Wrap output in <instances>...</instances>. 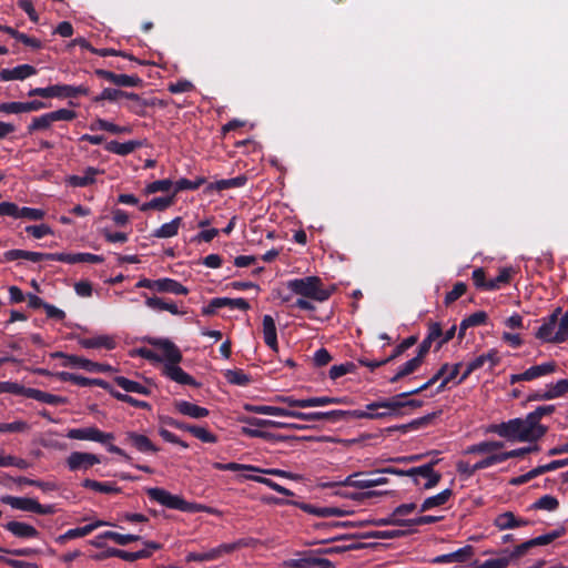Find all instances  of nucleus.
I'll return each instance as SVG.
<instances>
[{"label": "nucleus", "mask_w": 568, "mask_h": 568, "mask_svg": "<svg viewBox=\"0 0 568 568\" xmlns=\"http://www.w3.org/2000/svg\"><path fill=\"white\" fill-rule=\"evenodd\" d=\"M488 433L497 434L508 442H536L541 438L532 426L528 416L525 418H513L500 424H491L487 428Z\"/></svg>", "instance_id": "nucleus-1"}, {"label": "nucleus", "mask_w": 568, "mask_h": 568, "mask_svg": "<svg viewBox=\"0 0 568 568\" xmlns=\"http://www.w3.org/2000/svg\"><path fill=\"white\" fill-rule=\"evenodd\" d=\"M535 337L544 343L561 344L568 341V311L562 314L561 307H556L551 314L542 318V324Z\"/></svg>", "instance_id": "nucleus-2"}, {"label": "nucleus", "mask_w": 568, "mask_h": 568, "mask_svg": "<svg viewBox=\"0 0 568 568\" xmlns=\"http://www.w3.org/2000/svg\"><path fill=\"white\" fill-rule=\"evenodd\" d=\"M286 287L296 295L316 301L325 302L335 292V285L324 287L318 276H305L293 278L286 282Z\"/></svg>", "instance_id": "nucleus-3"}, {"label": "nucleus", "mask_w": 568, "mask_h": 568, "mask_svg": "<svg viewBox=\"0 0 568 568\" xmlns=\"http://www.w3.org/2000/svg\"><path fill=\"white\" fill-rule=\"evenodd\" d=\"M69 439L90 440L104 445L109 453L123 457L126 462H131L132 457L128 455L122 448L112 444L115 436L113 433H105L95 426L83 428H71L67 433Z\"/></svg>", "instance_id": "nucleus-4"}, {"label": "nucleus", "mask_w": 568, "mask_h": 568, "mask_svg": "<svg viewBox=\"0 0 568 568\" xmlns=\"http://www.w3.org/2000/svg\"><path fill=\"white\" fill-rule=\"evenodd\" d=\"M438 460H432L418 467L409 469H398L394 467L384 468V474H394L397 476L410 477L416 486H422L424 489L434 488L442 479V475L434 470V466Z\"/></svg>", "instance_id": "nucleus-5"}, {"label": "nucleus", "mask_w": 568, "mask_h": 568, "mask_svg": "<svg viewBox=\"0 0 568 568\" xmlns=\"http://www.w3.org/2000/svg\"><path fill=\"white\" fill-rule=\"evenodd\" d=\"M408 397H398V394L382 400H376L367 404L368 409L384 408L382 413H374L375 419H384L389 417L404 416V408H418L422 407L424 402L420 399H407Z\"/></svg>", "instance_id": "nucleus-6"}, {"label": "nucleus", "mask_w": 568, "mask_h": 568, "mask_svg": "<svg viewBox=\"0 0 568 568\" xmlns=\"http://www.w3.org/2000/svg\"><path fill=\"white\" fill-rule=\"evenodd\" d=\"M90 89L84 84L70 85V84H53L45 88H34L29 90L28 97H40L43 99H73L80 95H89Z\"/></svg>", "instance_id": "nucleus-7"}, {"label": "nucleus", "mask_w": 568, "mask_h": 568, "mask_svg": "<svg viewBox=\"0 0 568 568\" xmlns=\"http://www.w3.org/2000/svg\"><path fill=\"white\" fill-rule=\"evenodd\" d=\"M145 491L151 500L156 501L169 509H175L184 513H195L201 509L200 505L186 501L179 495H172L164 488L152 487L148 488Z\"/></svg>", "instance_id": "nucleus-8"}, {"label": "nucleus", "mask_w": 568, "mask_h": 568, "mask_svg": "<svg viewBox=\"0 0 568 568\" xmlns=\"http://www.w3.org/2000/svg\"><path fill=\"white\" fill-rule=\"evenodd\" d=\"M384 469L376 471H359L352 474L345 478L344 481L341 483L343 486L355 487L358 489H367L375 486L385 485L388 483V479L383 476H378V474H383Z\"/></svg>", "instance_id": "nucleus-9"}, {"label": "nucleus", "mask_w": 568, "mask_h": 568, "mask_svg": "<svg viewBox=\"0 0 568 568\" xmlns=\"http://www.w3.org/2000/svg\"><path fill=\"white\" fill-rule=\"evenodd\" d=\"M300 558H292L284 561V566L288 568H334V564L321 558L314 549L297 554Z\"/></svg>", "instance_id": "nucleus-10"}, {"label": "nucleus", "mask_w": 568, "mask_h": 568, "mask_svg": "<svg viewBox=\"0 0 568 568\" xmlns=\"http://www.w3.org/2000/svg\"><path fill=\"white\" fill-rule=\"evenodd\" d=\"M241 546H246L243 540L231 544H221L204 552H190L186 556V561H211L221 558L225 554H231Z\"/></svg>", "instance_id": "nucleus-11"}, {"label": "nucleus", "mask_w": 568, "mask_h": 568, "mask_svg": "<svg viewBox=\"0 0 568 568\" xmlns=\"http://www.w3.org/2000/svg\"><path fill=\"white\" fill-rule=\"evenodd\" d=\"M53 357H64L67 361L63 363L65 367H79L91 373H105L113 368L108 364L92 362L77 355H65L62 352H57L52 355Z\"/></svg>", "instance_id": "nucleus-12"}, {"label": "nucleus", "mask_w": 568, "mask_h": 568, "mask_svg": "<svg viewBox=\"0 0 568 568\" xmlns=\"http://www.w3.org/2000/svg\"><path fill=\"white\" fill-rule=\"evenodd\" d=\"M149 343L162 352L160 356L164 365H174L182 362V353L172 341L168 338H150Z\"/></svg>", "instance_id": "nucleus-13"}, {"label": "nucleus", "mask_w": 568, "mask_h": 568, "mask_svg": "<svg viewBox=\"0 0 568 568\" xmlns=\"http://www.w3.org/2000/svg\"><path fill=\"white\" fill-rule=\"evenodd\" d=\"M565 466H568V458L552 460L546 465L537 466L536 468L529 470L528 473H526L524 475L511 478L509 480V485H511V486L524 485L545 473L552 471V470H556V469L565 467Z\"/></svg>", "instance_id": "nucleus-14"}, {"label": "nucleus", "mask_w": 568, "mask_h": 568, "mask_svg": "<svg viewBox=\"0 0 568 568\" xmlns=\"http://www.w3.org/2000/svg\"><path fill=\"white\" fill-rule=\"evenodd\" d=\"M101 459L98 455L84 452H73L67 458V466L71 471L80 469L88 470L95 464H100Z\"/></svg>", "instance_id": "nucleus-15"}, {"label": "nucleus", "mask_w": 568, "mask_h": 568, "mask_svg": "<svg viewBox=\"0 0 568 568\" xmlns=\"http://www.w3.org/2000/svg\"><path fill=\"white\" fill-rule=\"evenodd\" d=\"M2 527L18 539L28 540L40 537V531L34 526L23 521L11 520Z\"/></svg>", "instance_id": "nucleus-16"}, {"label": "nucleus", "mask_w": 568, "mask_h": 568, "mask_svg": "<svg viewBox=\"0 0 568 568\" xmlns=\"http://www.w3.org/2000/svg\"><path fill=\"white\" fill-rule=\"evenodd\" d=\"M375 419L374 413L363 412L362 409L354 410H343V409H333L329 412H324V420L331 423H339V422H349L352 419Z\"/></svg>", "instance_id": "nucleus-17"}, {"label": "nucleus", "mask_w": 568, "mask_h": 568, "mask_svg": "<svg viewBox=\"0 0 568 568\" xmlns=\"http://www.w3.org/2000/svg\"><path fill=\"white\" fill-rule=\"evenodd\" d=\"M7 206L9 207L7 212V216L13 219H26L29 221H40L44 217L45 212L41 209L28 207V206H18L13 202H7Z\"/></svg>", "instance_id": "nucleus-18"}, {"label": "nucleus", "mask_w": 568, "mask_h": 568, "mask_svg": "<svg viewBox=\"0 0 568 568\" xmlns=\"http://www.w3.org/2000/svg\"><path fill=\"white\" fill-rule=\"evenodd\" d=\"M124 443L130 444L138 452L143 454H154L159 452V448L150 440L148 436L135 432L126 433Z\"/></svg>", "instance_id": "nucleus-19"}, {"label": "nucleus", "mask_w": 568, "mask_h": 568, "mask_svg": "<svg viewBox=\"0 0 568 568\" xmlns=\"http://www.w3.org/2000/svg\"><path fill=\"white\" fill-rule=\"evenodd\" d=\"M162 374L170 378L171 381L181 384L189 385L193 387H199L200 384L186 372H184L179 364L174 365H164L162 369Z\"/></svg>", "instance_id": "nucleus-20"}, {"label": "nucleus", "mask_w": 568, "mask_h": 568, "mask_svg": "<svg viewBox=\"0 0 568 568\" xmlns=\"http://www.w3.org/2000/svg\"><path fill=\"white\" fill-rule=\"evenodd\" d=\"M38 70L36 67L31 64H20L14 67L13 69H2L0 70V80L1 81H13V80H26L32 75H36Z\"/></svg>", "instance_id": "nucleus-21"}, {"label": "nucleus", "mask_w": 568, "mask_h": 568, "mask_svg": "<svg viewBox=\"0 0 568 568\" xmlns=\"http://www.w3.org/2000/svg\"><path fill=\"white\" fill-rule=\"evenodd\" d=\"M474 556V547L466 545L456 551L444 554L435 557L433 564H449V562H465Z\"/></svg>", "instance_id": "nucleus-22"}, {"label": "nucleus", "mask_w": 568, "mask_h": 568, "mask_svg": "<svg viewBox=\"0 0 568 568\" xmlns=\"http://www.w3.org/2000/svg\"><path fill=\"white\" fill-rule=\"evenodd\" d=\"M23 396L52 406L63 405L68 402L65 397L30 387L24 388Z\"/></svg>", "instance_id": "nucleus-23"}, {"label": "nucleus", "mask_w": 568, "mask_h": 568, "mask_svg": "<svg viewBox=\"0 0 568 568\" xmlns=\"http://www.w3.org/2000/svg\"><path fill=\"white\" fill-rule=\"evenodd\" d=\"M145 296V305L156 312L168 311L173 315H184L185 311H180L178 305L171 300H164L158 296Z\"/></svg>", "instance_id": "nucleus-24"}, {"label": "nucleus", "mask_w": 568, "mask_h": 568, "mask_svg": "<svg viewBox=\"0 0 568 568\" xmlns=\"http://www.w3.org/2000/svg\"><path fill=\"white\" fill-rule=\"evenodd\" d=\"M174 408L180 414L194 419L205 418L210 415V410L207 408L199 406L187 400H175Z\"/></svg>", "instance_id": "nucleus-25"}, {"label": "nucleus", "mask_w": 568, "mask_h": 568, "mask_svg": "<svg viewBox=\"0 0 568 568\" xmlns=\"http://www.w3.org/2000/svg\"><path fill=\"white\" fill-rule=\"evenodd\" d=\"M298 507L307 514L315 515L317 517H323V518L332 517V516L343 517V516H346L349 514L347 510H344L338 507H316L312 504H306V503L298 504Z\"/></svg>", "instance_id": "nucleus-26"}, {"label": "nucleus", "mask_w": 568, "mask_h": 568, "mask_svg": "<svg viewBox=\"0 0 568 568\" xmlns=\"http://www.w3.org/2000/svg\"><path fill=\"white\" fill-rule=\"evenodd\" d=\"M142 146H143V142L140 140H131V141H126L123 143L113 140V141L108 142L105 144L104 149L110 153L125 156Z\"/></svg>", "instance_id": "nucleus-27"}, {"label": "nucleus", "mask_w": 568, "mask_h": 568, "mask_svg": "<svg viewBox=\"0 0 568 568\" xmlns=\"http://www.w3.org/2000/svg\"><path fill=\"white\" fill-rule=\"evenodd\" d=\"M155 292L158 293H171L174 295H187L189 288L182 285L179 281L163 277L156 280Z\"/></svg>", "instance_id": "nucleus-28"}, {"label": "nucleus", "mask_w": 568, "mask_h": 568, "mask_svg": "<svg viewBox=\"0 0 568 568\" xmlns=\"http://www.w3.org/2000/svg\"><path fill=\"white\" fill-rule=\"evenodd\" d=\"M104 261V257L102 255H97L92 253L87 252H80V253H61L60 262L68 263V264H75V263H102Z\"/></svg>", "instance_id": "nucleus-29"}, {"label": "nucleus", "mask_w": 568, "mask_h": 568, "mask_svg": "<svg viewBox=\"0 0 568 568\" xmlns=\"http://www.w3.org/2000/svg\"><path fill=\"white\" fill-rule=\"evenodd\" d=\"M557 363L555 361L546 362L539 365H534L524 372L526 382L539 378L541 376L550 375L557 371Z\"/></svg>", "instance_id": "nucleus-30"}, {"label": "nucleus", "mask_w": 568, "mask_h": 568, "mask_svg": "<svg viewBox=\"0 0 568 568\" xmlns=\"http://www.w3.org/2000/svg\"><path fill=\"white\" fill-rule=\"evenodd\" d=\"M1 503L11 506L14 509L34 513L37 499L29 497H16L6 495L0 498Z\"/></svg>", "instance_id": "nucleus-31"}, {"label": "nucleus", "mask_w": 568, "mask_h": 568, "mask_svg": "<svg viewBox=\"0 0 568 568\" xmlns=\"http://www.w3.org/2000/svg\"><path fill=\"white\" fill-rule=\"evenodd\" d=\"M263 337L265 344L276 352L278 348L276 325L271 315L263 316Z\"/></svg>", "instance_id": "nucleus-32"}, {"label": "nucleus", "mask_w": 568, "mask_h": 568, "mask_svg": "<svg viewBox=\"0 0 568 568\" xmlns=\"http://www.w3.org/2000/svg\"><path fill=\"white\" fill-rule=\"evenodd\" d=\"M555 412L554 405H544L538 406L534 412H530L527 414L529 420L531 422L535 429L538 432V434L542 437L547 433V427L540 424V419L546 416L550 415Z\"/></svg>", "instance_id": "nucleus-33"}, {"label": "nucleus", "mask_w": 568, "mask_h": 568, "mask_svg": "<svg viewBox=\"0 0 568 568\" xmlns=\"http://www.w3.org/2000/svg\"><path fill=\"white\" fill-rule=\"evenodd\" d=\"M125 99L131 101V103L126 104L128 110L139 116H145L146 106H155L154 101H148L134 92H128Z\"/></svg>", "instance_id": "nucleus-34"}, {"label": "nucleus", "mask_w": 568, "mask_h": 568, "mask_svg": "<svg viewBox=\"0 0 568 568\" xmlns=\"http://www.w3.org/2000/svg\"><path fill=\"white\" fill-rule=\"evenodd\" d=\"M183 223V219L181 216L174 217L169 223L162 224L160 227L155 229L151 236L156 239H170L179 233V229Z\"/></svg>", "instance_id": "nucleus-35"}, {"label": "nucleus", "mask_w": 568, "mask_h": 568, "mask_svg": "<svg viewBox=\"0 0 568 568\" xmlns=\"http://www.w3.org/2000/svg\"><path fill=\"white\" fill-rule=\"evenodd\" d=\"M245 410L254 414L261 415H271V416H282V417H291L292 410L286 409L278 406H270V405H245Z\"/></svg>", "instance_id": "nucleus-36"}, {"label": "nucleus", "mask_w": 568, "mask_h": 568, "mask_svg": "<svg viewBox=\"0 0 568 568\" xmlns=\"http://www.w3.org/2000/svg\"><path fill=\"white\" fill-rule=\"evenodd\" d=\"M99 170L93 166H88L84 170L83 175H70L67 179L69 185L74 187H85L95 182V176L99 174Z\"/></svg>", "instance_id": "nucleus-37"}, {"label": "nucleus", "mask_w": 568, "mask_h": 568, "mask_svg": "<svg viewBox=\"0 0 568 568\" xmlns=\"http://www.w3.org/2000/svg\"><path fill=\"white\" fill-rule=\"evenodd\" d=\"M247 182V176L245 174L237 175L235 178L231 179H222L217 180L214 183H211L207 189L210 191H224L229 189H236V187H243Z\"/></svg>", "instance_id": "nucleus-38"}, {"label": "nucleus", "mask_w": 568, "mask_h": 568, "mask_svg": "<svg viewBox=\"0 0 568 568\" xmlns=\"http://www.w3.org/2000/svg\"><path fill=\"white\" fill-rule=\"evenodd\" d=\"M79 344L83 348H106L113 349L115 347V342L112 337L108 335H100L91 338H80Z\"/></svg>", "instance_id": "nucleus-39"}, {"label": "nucleus", "mask_w": 568, "mask_h": 568, "mask_svg": "<svg viewBox=\"0 0 568 568\" xmlns=\"http://www.w3.org/2000/svg\"><path fill=\"white\" fill-rule=\"evenodd\" d=\"M81 486L88 489H92L102 494H119L121 488L111 481H98L94 479L87 478L81 483Z\"/></svg>", "instance_id": "nucleus-40"}, {"label": "nucleus", "mask_w": 568, "mask_h": 568, "mask_svg": "<svg viewBox=\"0 0 568 568\" xmlns=\"http://www.w3.org/2000/svg\"><path fill=\"white\" fill-rule=\"evenodd\" d=\"M453 496V490L447 488L437 495L427 497L419 508V513H425L435 507L445 505Z\"/></svg>", "instance_id": "nucleus-41"}, {"label": "nucleus", "mask_w": 568, "mask_h": 568, "mask_svg": "<svg viewBox=\"0 0 568 568\" xmlns=\"http://www.w3.org/2000/svg\"><path fill=\"white\" fill-rule=\"evenodd\" d=\"M113 381L119 387H121L123 390L128 393H136L145 396L151 394L150 388L143 386L138 382L131 381L124 376H115Z\"/></svg>", "instance_id": "nucleus-42"}, {"label": "nucleus", "mask_w": 568, "mask_h": 568, "mask_svg": "<svg viewBox=\"0 0 568 568\" xmlns=\"http://www.w3.org/2000/svg\"><path fill=\"white\" fill-rule=\"evenodd\" d=\"M422 362L419 358L413 357L412 359L404 363L402 366L398 367L397 373L389 378V382L392 384L397 383L399 379L415 373L420 366Z\"/></svg>", "instance_id": "nucleus-43"}, {"label": "nucleus", "mask_w": 568, "mask_h": 568, "mask_svg": "<svg viewBox=\"0 0 568 568\" xmlns=\"http://www.w3.org/2000/svg\"><path fill=\"white\" fill-rule=\"evenodd\" d=\"M54 122L51 112L44 113L40 116H36L27 126V133L33 134L37 131L48 130Z\"/></svg>", "instance_id": "nucleus-44"}, {"label": "nucleus", "mask_w": 568, "mask_h": 568, "mask_svg": "<svg viewBox=\"0 0 568 568\" xmlns=\"http://www.w3.org/2000/svg\"><path fill=\"white\" fill-rule=\"evenodd\" d=\"M351 403V399L347 396L343 397H331V396H318V397H308V407H321L331 404L335 405H347Z\"/></svg>", "instance_id": "nucleus-45"}, {"label": "nucleus", "mask_w": 568, "mask_h": 568, "mask_svg": "<svg viewBox=\"0 0 568 568\" xmlns=\"http://www.w3.org/2000/svg\"><path fill=\"white\" fill-rule=\"evenodd\" d=\"M566 531H567V529L565 526H559L558 528H556L545 535H541V536H538V537H535L531 539H532L535 547L546 546V545L551 544L554 540L562 537L566 534Z\"/></svg>", "instance_id": "nucleus-46"}, {"label": "nucleus", "mask_w": 568, "mask_h": 568, "mask_svg": "<svg viewBox=\"0 0 568 568\" xmlns=\"http://www.w3.org/2000/svg\"><path fill=\"white\" fill-rule=\"evenodd\" d=\"M559 507V501L556 497L551 495H544L538 500H536L534 504L529 506V509L535 510H547V511H555Z\"/></svg>", "instance_id": "nucleus-47"}, {"label": "nucleus", "mask_w": 568, "mask_h": 568, "mask_svg": "<svg viewBox=\"0 0 568 568\" xmlns=\"http://www.w3.org/2000/svg\"><path fill=\"white\" fill-rule=\"evenodd\" d=\"M205 181L206 180L203 176L196 178L194 181L182 178L174 183V192L173 193H175V195H176L179 192H182V191H187V190L195 191L200 186H202L205 183Z\"/></svg>", "instance_id": "nucleus-48"}, {"label": "nucleus", "mask_w": 568, "mask_h": 568, "mask_svg": "<svg viewBox=\"0 0 568 568\" xmlns=\"http://www.w3.org/2000/svg\"><path fill=\"white\" fill-rule=\"evenodd\" d=\"M126 91L115 88H105L99 95L93 98L94 103H101L102 101L115 102L121 98H125Z\"/></svg>", "instance_id": "nucleus-49"}, {"label": "nucleus", "mask_w": 568, "mask_h": 568, "mask_svg": "<svg viewBox=\"0 0 568 568\" xmlns=\"http://www.w3.org/2000/svg\"><path fill=\"white\" fill-rule=\"evenodd\" d=\"M513 272L514 271H513L511 267H504V268H501L499 271L498 276H496L493 280H489V282H488V290L487 291H497L503 285L508 284L510 282Z\"/></svg>", "instance_id": "nucleus-50"}, {"label": "nucleus", "mask_w": 568, "mask_h": 568, "mask_svg": "<svg viewBox=\"0 0 568 568\" xmlns=\"http://www.w3.org/2000/svg\"><path fill=\"white\" fill-rule=\"evenodd\" d=\"M495 526L499 530L517 528V517L511 511H505L496 517Z\"/></svg>", "instance_id": "nucleus-51"}, {"label": "nucleus", "mask_w": 568, "mask_h": 568, "mask_svg": "<svg viewBox=\"0 0 568 568\" xmlns=\"http://www.w3.org/2000/svg\"><path fill=\"white\" fill-rule=\"evenodd\" d=\"M85 536H88V529H85V527L82 526V527H77V528L69 529L64 534L57 536L54 538V541L58 545L63 546L69 540L77 539V538H82V537H85Z\"/></svg>", "instance_id": "nucleus-52"}, {"label": "nucleus", "mask_w": 568, "mask_h": 568, "mask_svg": "<svg viewBox=\"0 0 568 568\" xmlns=\"http://www.w3.org/2000/svg\"><path fill=\"white\" fill-rule=\"evenodd\" d=\"M224 376L226 381L233 385L247 386L251 383V376L245 374L242 369H229Z\"/></svg>", "instance_id": "nucleus-53"}, {"label": "nucleus", "mask_w": 568, "mask_h": 568, "mask_svg": "<svg viewBox=\"0 0 568 568\" xmlns=\"http://www.w3.org/2000/svg\"><path fill=\"white\" fill-rule=\"evenodd\" d=\"M74 385L80 387L99 386L103 389H109V383L100 378H88L81 375L73 374L72 381Z\"/></svg>", "instance_id": "nucleus-54"}, {"label": "nucleus", "mask_w": 568, "mask_h": 568, "mask_svg": "<svg viewBox=\"0 0 568 568\" xmlns=\"http://www.w3.org/2000/svg\"><path fill=\"white\" fill-rule=\"evenodd\" d=\"M114 85L119 88H140L143 85V80L136 74L129 75L116 73Z\"/></svg>", "instance_id": "nucleus-55"}, {"label": "nucleus", "mask_w": 568, "mask_h": 568, "mask_svg": "<svg viewBox=\"0 0 568 568\" xmlns=\"http://www.w3.org/2000/svg\"><path fill=\"white\" fill-rule=\"evenodd\" d=\"M61 253H42V252H32L24 251L23 260L31 261L33 263L42 262V261H58L60 262Z\"/></svg>", "instance_id": "nucleus-56"}, {"label": "nucleus", "mask_w": 568, "mask_h": 568, "mask_svg": "<svg viewBox=\"0 0 568 568\" xmlns=\"http://www.w3.org/2000/svg\"><path fill=\"white\" fill-rule=\"evenodd\" d=\"M173 186V182L170 179L158 180L149 183L143 192L145 195L154 194L158 192H168Z\"/></svg>", "instance_id": "nucleus-57"}, {"label": "nucleus", "mask_w": 568, "mask_h": 568, "mask_svg": "<svg viewBox=\"0 0 568 568\" xmlns=\"http://www.w3.org/2000/svg\"><path fill=\"white\" fill-rule=\"evenodd\" d=\"M417 343V336L412 335L405 338L400 344H398L392 352V354L387 357V361L392 362L403 355L408 348L414 346Z\"/></svg>", "instance_id": "nucleus-58"}, {"label": "nucleus", "mask_w": 568, "mask_h": 568, "mask_svg": "<svg viewBox=\"0 0 568 568\" xmlns=\"http://www.w3.org/2000/svg\"><path fill=\"white\" fill-rule=\"evenodd\" d=\"M404 530L392 529V530H375L365 534L364 538H376V539H395L405 536Z\"/></svg>", "instance_id": "nucleus-59"}, {"label": "nucleus", "mask_w": 568, "mask_h": 568, "mask_svg": "<svg viewBox=\"0 0 568 568\" xmlns=\"http://www.w3.org/2000/svg\"><path fill=\"white\" fill-rule=\"evenodd\" d=\"M192 436H194L195 438H197L202 443H207V444H215L219 440L216 435L211 433L206 427L199 426V425L194 426Z\"/></svg>", "instance_id": "nucleus-60"}, {"label": "nucleus", "mask_w": 568, "mask_h": 568, "mask_svg": "<svg viewBox=\"0 0 568 568\" xmlns=\"http://www.w3.org/2000/svg\"><path fill=\"white\" fill-rule=\"evenodd\" d=\"M467 291V285L464 282H457L453 290L449 291L444 300V303L446 306L450 305L455 301H457L459 297H462Z\"/></svg>", "instance_id": "nucleus-61"}, {"label": "nucleus", "mask_w": 568, "mask_h": 568, "mask_svg": "<svg viewBox=\"0 0 568 568\" xmlns=\"http://www.w3.org/2000/svg\"><path fill=\"white\" fill-rule=\"evenodd\" d=\"M471 281L476 288L480 291H487L488 290V282L489 280L486 278V272L483 267H477L471 273Z\"/></svg>", "instance_id": "nucleus-62"}, {"label": "nucleus", "mask_w": 568, "mask_h": 568, "mask_svg": "<svg viewBox=\"0 0 568 568\" xmlns=\"http://www.w3.org/2000/svg\"><path fill=\"white\" fill-rule=\"evenodd\" d=\"M551 399L564 396L568 393V379H560L556 384L548 385Z\"/></svg>", "instance_id": "nucleus-63"}, {"label": "nucleus", "mask_w": 568, "mask_h": 568, "mask_svg": "<svg viewBox=\"0 0 568 568\" xmlns=\"http://www.w3.org/2000/svg\"><path fill=\"white\" fill-rule=\"evenodd\" d=\"M510 562V558L506 556L488 559L483 564L474 567V568H507Z\"/></svg>", "instance_id": "nucleus-64"}]
</instances>
